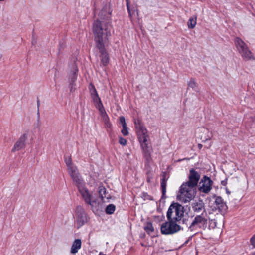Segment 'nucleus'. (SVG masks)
I'll use <instances>...</instances> for the list:
<instances>
[{"label": "nucleus", "instance_id": "nucleus-1", "mask_svg": "<svg viewBox=\"0 0 255 255\" xmlns=\"http://www.w3.org/2000/svg\"><path fill=\"white\" fill-rule=\"evenodd\" d=\"M108 25H110L109 23L99 20L96 21L93 24V31L98 47L105 46L107 42V37L110 35V31L108 30Z\"/></svg>", "mask_w": 255, "mask_h": 255}, {"label": "nucleus", "instance_id": "nucleus-2", "mask_svg": "<svg viewBox=\"0 0 255 255\" xmlns=\"http://www.w3.org/2000/svg\"><path fill=\"white\" fill-rule=\"evenodd\" d=\"M89 89L92 100L96 108L98 109L103 121L107 127H110L111 124L109 118L95 86L91 83L89 86Z\"/></svg>", "mask_w": 255, "mask_h": 255}, {"label": "nucleus", "instance_id": "nucleus-3", "mask_svg": "<svg viewBox=\"0 0 255 255\" xmlns=\"http://www.w3.org/2000/svg\"><path fill=\"white\" fill-rule=\"evenodd\" d=\"M196 194V187L186 183H183L180 187L179 193L177 196V199L182 203H188L195 198Z\"/></svg>", "mask_w": 255, "mask_h": 255}, {"label": "nucleus", "instance_id": "nucleus-4", "mask_svg": "<svg viewBox=\"0 0 255 255\" xmlns=\"http://www.w3.org/2000/svg\"><path fill=\"white\" fill-rule=\"evenodd\" d=\"M234 43L237 50L246 61L255 60V57L247 45L240 38H235Z\"/></svg>", "mask_w": 255, "mask_h": 255}, {"label": "nucleus", "instance_id": "nucleus-5", "mask_svg": "<svg viewBox=\"0 0 255 255\" xmlns=\"http://www.w3.org/2000/svg\"><path fill=\"white\" fill-rule=\"evenodd\" d=\"M73 181L78 188L84 201L87 204L93 205V203L96 202V201L93 196L92 193L90 192L85 187L81 176L73 180Z\"/></svg>", "mask_w": 255, "mask_h": 255}, {"label": "nucleus", "instance_id": "nucleus-6", "mask_svg": "<svg viewBox=\"0 0 255 255\" xmlns=\"http://www.w3.org/2000/svg\"><path fill=\"white\" fill-rule=\"evenodd\" d=\"M184 208L178 203H172L169 207L167 217L170 221H179L183 216Z\"/></svg>", "mask_w": 255, "mask_h": 255}, {"label": "nucleus", "instance_id": "nucleus-7", "mask_svg": "<svg viewBox=\"0 0 255 255\" xmlns=\"http://www.w3.org/2000/svg\"><path fill=\"white\" fill-rule=\"evenodd\" d=\"M134 124L142 148L143 149H146L148 147L147 142L148 138L147 131L140 120H135Z\"/></svg>", "mask_w": 255, "mask_h": 255}, {"label": "nucleus", "instance_id": "nucleus-8", "mask_svg": "<svg viewBox=\"0 0 255 255\" xmlns=\"http://www.w3.org/2000/svg\"><path fill=\"white\" fill-rule=\"evenodd\" d=\"M175 221H170L162 224L161 226V232L165 235L172 234L180 230V226Z\"/></svg>", "mask_w": 255, "mask_h": 255}, {"label": "nucleus", "instance_id": "nucleus-9", "mask_svg": "<svg viewBox=\"0 0 255 255\" xmlns=\"http://www.w3.org/2000/svg\"><path fill=\"white\" fill-rule=\"evenodd\" d=\"M207 224V219L203 213L200 215L196 216L189 227L191 231L196 230L198 228H205Z\"/></svg>", "mask_w": 255, "mask_h": 255}, {"label": "nucleus", "instance_id": "nucleus-10", "mask_svg": "<svg viewBox=\"0 0 255 255\" xmlns=\"http://www.w3.org/2000/svg\"><path fill=\"white\" fill-rule=\"evenodd\" d=\"M213 182L207 176L203 177L199 182L198 190L201 193H208L212 189Z\"/></svg>", "mask_w": 255, "mask_h": 255}, {"label": "nucleus", "instance_id": "nucleus-11", "mask_svg": "<svg viewBox=\"0 0 255 255\" xmlns=\"http://www.w3.org/2000/svg\"><path fill=\"white\" fill-rule=\"evenodd\" d=\"M65 162L67 166L68 173L72 179V180L81 176L77 167L72 163L71 157H68L66 158Z\"/></svg>", "mask_w": 255, "mask_h": 255}, {"label": "nucleus", "instance_id": "nucleus-12", "mask_svg": "<svg viewBox=\"0 0 255 255\" xmlns=\"http://www.w3.org/2000/svg\"><path fill=\"white\" fill-rule=\"evenodd\" d=\"M76 223L78 228L83 226L86 222V217L83 209L81 206L77 207L76 209Z\"/></svg>", "mask_w": 255, "mask_h": 255}, {"label": "nucleus", "instance_id": "nucleus-13", "mask_svg": "<svg viewBox=\"0 0 255 255\" xmlns=\"http://www.w3.org/2000/svg\"><path fill=\"white\" fill-rule=\"evenodd\" d=\"M200 178V174L194 169H191L188 176L189 180L185 183L196 188Z\"/></svg>", "mask_w": 255, "mask_h": 255}, {"label": "nucleus", "instance_id": "nucleus-14", "mask_svg": "<svg viewBox=\"0 0 255 255\" xmlns=\"http://www.w3.org/2000/svg\"><path fill=\"white\" fill-rule=\"evenodd\" d=\"M104 46H102L101 47L98 48L99 49L101 53L100 56L101 61L104 66H106L109 62V57L108 54L104 49Z\"/></svg>", "mask_w": 255, "mask_h": 255}, {"label": "nucleus", "instance_id": "nucleus-15", "mask_svg": "<svg viewBox=\"0 0 255 255\" xmlns=\"http://www.w3.org/2000/svg\"><path fill=\"white\" fill-rule=\"evenodd\" d=\"M214 206L213 210H223L226 207V204L222 198L220 197H216L214 202Z\"/></svg>", "mask_w": 255, "mask_h": 255}, {"label": "nucleus", "instance_id": "nucleus-16", "mask_svg": "<svg viewBox=\"0 0 255 255\" xmlns=\"http://www.w3.org/2000/svg\"><path fill=\"white\" fill-rule=\"evenodd\" d=\"M112 10L109 5H106L100 12L99 15L103 19H108L110 17Z\"/></svg>", "mask_w": 255, "mask_h": 255}, {"label": "nucleus", "instance_id": "nucleus-17", "mask_svg": "<svg viewBox=\"0 0 255 255\" xmlns=\"http://www.w3.org/2000/svg\"><path fill=\"white\" fill-rule=\"evenodd\" d=\"M81 245L82 243L81 240L76 239L73 242L71 248L70 252L73 254L77 253L78 250L81 248Z\"/></svg>", "mask_w": 255, "mask_h": 255}, {"label": "nucleus", "instance_id": "nucleus-18", "mask_svg": "<svg viewBox=\"0 0 255 255\" xmlns=\"http://www.w3.org/2000/svg\"><path fill=\"white\" fill-rule=\"evenodd\" d=\"M99 193L101 200L103 202H107L111 198L110 195L106 193V189L103 186L99 187Z\"/></svg>", "mask_w": 255, "mask_h": 255}, {"label": "nucleus", "instance_id": "nucleus-19", "mask_svg": "<svg viewBox=\"0 0 255 255\" xmlns=\"http://www.w3.org/2000/svg\"><path fill=\"white\" fill-rule=\"evenodd\" d=\"M193 209L195 212H204V204L201 200H199L194 202L192 206Z\"/></svg>", "mask_w": 255, "mask_h": 255}, {"label": "nucleus", "instance_id": "nucleus-20", "mask_svg": "<svg viewBox=\"0 0 255 255\" xmlns=\"http://www.w3.org/2000/svg\"><path fill=\"white\" fill-rule=\"evenodd\" d=\"M25 146V144H24V143H23L20 140L18 139L14 144L11 151L13 152H15L17 151H19L22 149L24 148Z\"/></svg>", "mask_w": 255, "mask_h": 255}, {"label": "nucleus", "instance_id": "nucleus-21", "mask_svg": "<svg viewBox=\"0 0 255 255\" xmlns=\"http://www.w3.org/2000/svg\"><path fill=\"white\" fill-rule=\"evenodd\" d=\"M197 23V17L193 16L189 19L187 22L188 27L189 29H193L196 26Z\"/></svg>", "mask_w": 255, "mask_h": 255}, {"label": "nucleus", "instance_id": "nucleus-22", "mask_svg": "<svg viewBox=\"0 0 255 255\" xmlns=\"http://www.w3.org/2000/svg\"><path fill=\"white\" fill-rule=\"evenodd\" d=\"M30 136L29 132L27 131L23 133L19 138V139L24 144H26V141L28 140V139Z\"/></svg>", "mask_w": 255, "mask_h": 255}, {"label": "nucleus", "instance_id": "nucleus-23", "mask_svg": "<svg viewBox=\"0 0 255 255\" xmlns=\"http://www.w3.org/2000/svg\"><path fill=\"white\" fill-rule=\"evenodd\" d=\"M145 230L149 234L153 232L154 229L150 223H147L144 227Z\"/></svg>", "mask_w": 255, "mask_h": 255}, {"label": "nucleus", "instance_id": "nucleus-24", "mask_svg": "<svg viewBox=\"0 0 255 255\" xmlns=\"http://www.w3.org/2000/svg\"><path fill=\"white\" fill-rule=\"evenodd\" d=\"M115 211V206L113 204L108 205L106 208V212L108 214H111L114 212Z\"/></svg>", "mask_w": 255, "mask_h": 255}, {"label": "nucleus", "instance_id": "nucleus-25", "mask_svg": "<svg viewBox=\"0 0 255 255\" xmlns=\"http://www.w3.org/2000/svg\"><path fill=\"white\" fill-rule=\"evenodd\" d=\"M123 129L121 130V132L122 133L124 136H127L128 134V128L127 126H125L122 127Z\"/></svg>", "mask_w": 255, "mask_h": 255}, {"label": "nucleus", "instance_id": "nucleus-26", "mask_svg": "<svg viewBox=\"0 0 255 255\" xmlns=\"http://www.w3.org/2000/svg\"><path fill=\"white\" fill-rule=\"evenodd\" d=\"M188 86L192 89H194L196 86L195 81L193 79H191L188 82Z\"/></svg>", "mask_w": 255, "mask_h": 255}, {"label": "nucleus", "instance_id": "nucleus-27", "mask_svg": "<svg viewBox=\"0 0 255 255\" xmlns=\"http://www.w3.org/2000/svg\"><path fill=\"white\" fill-rule=\"evenodd\" d=\"M77 71V69L76 68H75L74 71H73V73L70 76V78L71 79V82H74L75 80L76 79V73Z\"/></svg>", "mask_w": 255, "mask_h": 255}, {"label": "nucleus", "instance_id": "nucleus-28", "mask_svg": "<svg viewBox=\"0 0 255 255\" xmlns=\"http://www.w3.org/2000/svg\"><path fill=\"white\" fill-rule=\"evenodd\" d=\"M119 143L123 146H125L127 144V140L122 137H119Z\"/></svg>", "mask_w": 255, "mask_h": 255}, {"label": "nucleus", "instance_id": "nucleus-29", "mask_svg": "<svg viewBox=\"0 0 255 255\" xmlns=\"http://www.w3.org/2000/svg\"><path fill=\"white\" fill-rule=\"evenodd\" d=\"M120 122L122 124V127L127 126V124L126 123L125 118L123 116H121L120 117Z\"/></svg>", "mask_w": 255, "mask_h": 255}, {"label": "nucleus", "instance_id": "nucleus-30", "mask_svg": "<svg viewBox=\"0 0 255 255\" xmlns=\"http://www.w3.org/2000/svg\"><path fill=\"white\" fill-rule=\"evenodd\" d=\"M161 186L162 189V192L164 193L166 191V182L164 180H163L161 183Z\"/></svg>", "mask_w": 255, "mask_h": 255}, {"label": "nucleus", "instance_id": "nucleus-31", "mask_svg": "<svg viewBox=\"0 0 255 255\" xmlns=\"http://www.w3.org/2000/svg\"><path fill=\"white\" fill-rule=\"evenodd\" d=\"M126 0V2H127V7L128 12L129 16L130 17H131L132 15H131V11L130 10V7H129V0Z\"/></svg>", "mask_w": 255, "mask_h": 255}, {"label": "nucleus", "instance_id": "nucleus-32", "mask_svg": "<svg viewBox=\"0 0 255 255\" xmlns=\"http://www.w3.org/2000/svg\"><path fill=\"white\" fill-rule=\"evenodd\" d=\"M250 241L251 242V244L255 247V235L251 238Z\"/></svg>", "mask_w": 255, "mask_h": 255}, {"label": "nucleus", "instance_id": "nucleus-33", "mask_svg": "<svg viewBox=\"0 0 255 255\" xmlns=\"http://www.w3.org/2000/svg\"><path fill=\"white\" fill-rule=\"evenodd\" d=\"M198 146V147L200 149H201L202 147V144H199Z\"/></svg>", "mask_w": 255, "mask_h": 255}, {"label": "nucleus", "instance_id": "nucleus-34", "mask_svg": "<svg viewBox=\"0 0 255 255\" xmlns=\"http://www.w3.org/2000/svg\"><path fill=\"white\" fill-rule=\"evenodd\" d=\"M226 193L228 194H230V192H229V191L226 189Z\"/></svg>", "mask_w": 255, "mask_h": 255}, {"label": "nucleus", "instance_id": "nucleus-35", "mask_svg": "<svg viewBox=\"0 0 255 255\" xmlns=\"http://www.w3.org/2000/svg\"><path fill=\"white\" fill-rule=\"evenodd\" d=\"M253 121H254V122H255V117H254Z\"/></svg>", "mask_w": 255, "mask_h": 255}, {"label": "nucleus", "instance_id": "nucleus-36", "mask_svg": "<svg viewBox=\"0 0 255 255\" xmlns=\"http://www.w3.org/2000/svg\"><path fill=\"white\" fill-rule=\"evenodd\" d=\"M4 0H0V1H3Z\"/></svg>", "mask_w": 255, "mask_h": 255}]
</instances>
